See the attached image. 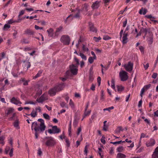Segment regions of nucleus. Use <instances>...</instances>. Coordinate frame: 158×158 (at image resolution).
<instances>
[{"label":"nucleus","instance_id":"10","mask_svg":"<svg viewBox=\"0 0 158 158\" xmlns=\"http://www.w3.org/2000/svg\"><path fill=\"white\" fill-rule=\"evenodd\" d=\"M88 6L86 3H85L84 4L82 5L81 8V9L79 10L80 11L86 12L88 11Z\"/></svg>","mask_w":158,"mask_h":158},{"label":"nucleus","instance_id":"64","mask_svg":"<svg viewBox=\"0 0 158 158\" xmlns=\"http://www.w3.org/2000/svg\"><path fill=\"white\" fill-rule=\"evenodd\" d=\"M152 158H158V154H153L152 155Z\"/></svg>","mask_w":158,"mask_h":158},{"label":"nucleus","instance_id":"7","mask_svg":"<svg viewBox=\"0 0 158 158\" xmlns=\"http://www.w3.org/2000/svg\"><path fill=\"white\" fill-rule=\"evenodd\" d=\"M65 85L64 83H61L56 84L54 87L57 92H60L64 88Z\"/></svg>","mask_w":158,"mask_h":158},{"label":"nucleus","instance_id":"60","mask_svg":"<svg viewBox=\"0 0 158 158\" xmlns=\"http://www.w3.org/2000/svg\"><path fill=\"white\" fill-rule=\"evenodd\" d=\"M95 85L94 84H92L90 87V89L92 90L93 91H94L95 89Z\"/></svg>","mask_w":158,"mask_h":158},{"label":"nucleus","instance_id":"21","mask_svg":"<svg viewBox=\"0 0 158 158\" xmlns=\"http://www.w3.org/2000/svg\"><path fill=\"white\" fill-rule=\"evenodd\" d=\"M147 10L146 9H144L143 10V8L142 7L141 9L139 11V14L140 15L143 14V15H145L146 14L147 12Z\"/></svg>","mask_w":158,"mask_h":158},{"label":"nucleus","instance_id":"22","mask_svg":"<svg viewBox=\"0 0 158 158\" xmlns=\"http://www.w3.org/2000/svg\"><path fill=\"white\" fill-rule=\"evenodd\" d=\"M14 109L12 108H9L7 110V112L6 113L7 116L9 115L10 114L12 113L14 111Z\"/></svg>","mask_w":158,"mask_h":158},{"label":"nucleus","instance_id":"54","mask_svg":"<svg viewBox=\"0 0 158 158\" xmlns=\"http://www.w3.org/2000/svg\"><path fill=\"white\" fill-rule=\"evenodd\" d=\"M139 48L141 52L143 53L144 48L142 46H139Z\"/></svg>","mask_w":158,"mask_h":158},{"label":"nucleus","instance_id":"50","mask_svg":"<svg viewBox=\"0 0 158 158\" xmlns=\"http://www.w3.org/2000/svg\"><path fill=\"white\" fill-rule=\"evenodd\" d=\"M91 112V110H89L88 111H85L84 112V116H86L89 115Z\"/></svg>","mask_w":158,"mask_h":158},{"label":"nucleus","instance_id":"63","mask_svg":"<svg viewBox=\"0 0 158 158\" xmlns=\"http://www.w3.org/2000/svg\"><path fill=\"white\" fill-rule=\"evenodd\" d=\"M145 16L148 19H150L152 18L154 19V17H152V15H145Z\"/></svg>","mask_w":158,"mask_h":158},{"label":"nucleus","instance_id":"30","mask_svg":"<svg viewBox=\"0 0 158 158\" xmlns=\"http://www.w3.org/2000/svg\"><path fill=\"white\" fill-rule=\"evenodd\" d=\"M42 73V71L41 70H40L38 71V73L35 76V77L33 78L34 79H35L37 77H39L40 76L41 74Z\"/></svg>","mask_w":158,"mask_h":158},{"label":"nucleus","instance_id":"38","mask_svg":"<svg viewBox=\"0 0 158 158\" xmlns=\"http://www.w3.org/2000/svg\"><path fill=\"white\" fill-rule=\"evenodd\" d=\"M60 105L62 107H64L68 108V107L66 106V103L64 102H61L60 103Z\"/></svg>","mask_w":158,"mask_h":158},{"label":"nucleus","instance_id":"47","mask_svg":"<svg viewBox=\"0 0 158 158\" xmlns=\"http://www.w3.org/2000/svg\"><path fill=\"white\" fill-rule=\"evenodd\" d=\"M114 108V107L113 106H111L108 108H106L103 109L104 110H108L110 111L111 110L113 109Z\"/></svg>","mask_w":158,"mask_h":158},{"label":"nucleus","instance_id":"35","mask_svg":"<svg viewBox=\"0 0 158 158\" xmlns=\"http://www.w3.org/2000/svg\"><path fill=\"white\" fill-rule=\"evenodd\" d=\"M43 116L44 118L48 120L50 119V116L48 114H47L46 113H44L43 114Z\"/></svg>","mask_w":158,"mask_h":158},{"label":"nucleus","instance_id":"13","mask_svg":"<svg viewBox=\"0 0 158 158\" xmlns=\"http://www.w3.org/2000/svg\"><path fill=\"white\" fill-rule=\"evenodd\" d=\"M56 92H57L56 90L54 88V87L48 91V93L51 96L55 95Z\"/></svg>","mask_w":158,"mask_h":158},{"label":"nucleus","instance_id":"8","mask_svg":"<svg viewBox=\"0 0 158 158\" xmlns=\"http://www.w3.org/2000/svg\"><path fill=\"white\" fill-rule=\"evenodd\" d=\"M77 66H75L73 64H72L69 66L70 71L74 75H76L77 73L78 69L77 68Z\"/></svg>","mask_w":158,"mask_h":158},{"label":"nucleus","instance_id":"17","mask_svg":"<svg viewBox=\"0 0 158 158\" xmlns=\"http://www.w3.org/2000/svg\"><path fill=\"white\" fill-rule=\"evenodd\" d=\"M34 33L35 32L30 29H27L24 31L25 34H28L29 35H33Z\"/></svg>","mask_w":158,"mask_h":158},{"label":"nucleus","instance_id":"39","mask_svg":"<svg viewBox=\"0 0 158 158\" xmlns=\"http://www.w3.org/2000/svg\"><path fill=\"white\" fill-rule=\"evenodd\" d=\"M79 55L83 59H84L85 60H86V56L83 53L81 52L80 53Z\"/></svg>","mask_w":158,"mask_h":158},{"label":"nucleus","instance_id":"40","mask_svg":"<svg viewBox=\"0 0 158 158\" xmlns=\"http://www.w3.org/2000/svg\"><path fill=\"white\" fill-rule=\"evenodd\" d=\"M4 137L3 136L0 137V143L2 144V145H4V144L3 141L4 139Z\"/></svg>","mask_w":158,"mask_h":158},{"label":"nucleus","instance_id":"3","mask_svg":"<svg viewBox=\"0 0 158 158\" xmlns=\"http://www.w3.org/2000/svg\"><path fill=\"white\" fill-rule=\"evenodd\" d=\"M60 41L64 44L68 45L70 43V39L67 35H63L60 39Z\"/></svg>","mask_w":158,"mask_h":158},{"label":"nucleus","instance_id":"33","mask_svg":"<svg viewBox=\"0 0 158 158\" xmlns=\"http://www.w3.org/2000/svg\"><path fill=\"white\" fill-rule=\"evenodd\" d=\"M24 62L25 63V66L27 67V69L31 66V64L30 63L29 61H27L26 62L24 61Z\"/></svg>","mask_w":158,"mask_h":158},{"label":"nucleus","instance_id":"25","mask_svg":"<svg viewBox=\"0 0 158 158\" xmlns=\"http://www.w3.org/2000/svg\"><path fill=\"white\" fill-rule=\"evenodd\" d=\"M30 115L33 118H35L37 115V111H35L34 109L30 114Z\"/></svg>","mask_w":158,"mask_h":158},{"label":"nucleus","instance_id":"6","mask_svg":"<svg viewBox=\"0 0 158 158\" xmlns=\"http://www.w3.org/2000/svg\"><path fill=\"white\" fill-rule=\"evenodd\" d=\"M133 63L131 61H129L127 64H125L123 66L126 71L128 72H131L133 69Z\"/></svg>","mask_w":158,"mask_h":158},{"label":"nucleus","instance_id":"20","mask_svg":"<svg viewBox=\"0 0 158 158\" xmlns=\"http://www.w3.org/2000/svg\"><path fill=\"white\" fill-rule=\"evenodd\" d=\"M45 100V99L43 95H42L39 98H37L36 99V101L39 103H42Z\"/></svg>","mask_w":158,"mask_h":158},{"label":"nucleus","instance_id":"34","mask_svg":"<svg viewBox=\"0 0 158 158\" xmlns=\"http://www.w3.org/2000/svg\"><path fill=\"white\" fill-rule=\"evenodd\" d=\"M19 22L17 20L14 21L13 19H10L8 21L7 23L8 24H11L14 23H18Z\"/></svg>","mask_w":158,"mask_h":158},{"label":"nucleus","instance_id":"43","mask_svg":"<svg viewBox=\"0 0 158 158\" xmlns=\"http://www.w3.org/2000/svg\"><path fill=\"white\" fill-rule=\"evenodd\" d=\"M105 137L104 135H103L101 139V142L104 144L106 143V142L105 139Z\"/></svg>","mask_w":158,"mask_h":158},{"label":"nucleus","instance_id":"29","mask_svg":"<svg viewBox=\"0 0 158 158\" xmlns=\"http://www.w3.org/2000/svg\"><path fill=\"white\" fill-rule=\"evenodd\" d=\"M29 41L26 39H23L21 40V43L22 44H28L29 43Z\"/></svg>","mask_w":158,"mask_h":158},{"label":"nucleus","instance_id":"49","mask_svg":"<svg viewBox=\"0 0 158 158\" xmlns=\"http://www.w3.org/2000/svg\"><path fill=\"white\" fill-rule=\"evenodd\" d=\"M13 148H12L10 150L9 153V155L10 157H11L13 156Z\"/></svg>","mask_w":158,"mask_h":158},{"label":"nucleus","instance_id":"59","mask_svg":"<svg viewBox=\"0 0 158 158\" xmlns=\"http://www.w3.org/2000/svg\"><path fill=\"white\" fill-rule=\"evenodd\" d=\"M81 127H80L78 129L77 131V135H79V134H80V132L81 131Z\"/></svg>","mask_w":158,"mask_h":158},{"label":"nucleus","instance_id":"11","mask_svg":"<svg viewBox=\"0 0 158 158\" xmlns=\"http://www.w3.org/2000/svg\"><path fill=\"white\" fill-rule=\"evenodd\" d=\"M155 141L154 139L151 138L149 142L146 143V145L148 147L153 146L155 144Z\"/></svg>","mask_w":158,"mask_h":158},{"label":"nucleus","instance_id":"28","mask_svg":"<svg viewBox=\"0 0 158 158\" xmlns=\"http://www.w3.org/2000/svg\"><path fill=\"white\" fill-rule=\"evenodd\" d=\"M78 123V120L76 118H75L73 123V126L75 128L76 127L77 125V124Z\"/></svg>","mask_w":158,"mask_h":158},{"label":"nucleus","instance_id":"36","mask_svg":"<svg viewBox=\"0 0 158 158\" xmlns=\"http://www.w3.org/2000/svg\"><path fill=\"white\" fill-rule=\"evenodd\" d=\"M63 29V27L62 26H60L59 27L57 28L56 29V30L55 32V35H56L57 33L58 32L61 31Z\"/></svg>","mask_w":158,"mask_h":158},{"label":"nucleus","instance_id":"4","mask_svg":"<svg viewBox=\"0 0 158 158\" xmlns=\"http://www.w3.org/2000/svg\"><path fill=\"white\" fill-rule=\"evenodd\" d=\"M61 131L60 129L58 128L56 126L52 127V129H49L48 132L50 134H56L60 133Z\"/></svg>","mask_w":158,"mask_h":158},{"label":"nucleus","instance_id":"62","mask_svg":"<svg viewBox=\"0 0 158 158\" xmlns=\"http://www.w3.org/2000/svg\"><path fill=\"white\" fill-rule=\"evenodd\" d=\"M14 125L15 127H19V123L18 121H15L14 122Z\"/></svg>","mask_w":158,"mask_h":158},{"label":"nucleus","instance_id":"46","mask_svg":"<svg viewBox=\"0 0 158 158\" xmlns=\"http://www.w3.org/2000/svg\"><path fill=\"white\" fill-rule=\"evenodd\" d=\"M82 50L85 52H87L89 51L88 48H87L85 47V45L84 44L82 45Z\"/></svg>","mask_w":158,"mask_h":158},{"label":"nucleus","instance_id":"52","mask_svg":"<svg viewBox=\"0 0 158 158\" xmlns=\"http://www.w3.org/2000/svg\"><path fill=\"white\" fill-rule=\"evenodd\" d=\"M10 149V148L9 147H7L5 149V153L6 154H7L8 153V152Z\"/></svg>","mask_w":158,"mask_h":158},{"label":"nucleus","instance_id":"27","mask_svg":"<svg viewBox=\"0 0 158 158\" xmlns=\"http://www.w3.org/2000/svg\"><path fill=\"white\" fill-rule=\"evenodd\" d=\"M117 90L118 92H121L123 91L124 90V87L122 86L117 85Z\"/></svg>","mask_w":158,"mask_h":158},{"label":"nucleus","instance_id":"61","mask_svg":"<svg viewBox=\"0 0 158 158\" xmlns=\"http://www.w3.org/2000/svg\"><path fill=\"white\" fill-rule=\"evenodd\" d=\"M153 154H158V147H157L155 149Z\"/></svg>","mask_w":158,"mask_h":158},{"label":"nucleus","instance_id":"56","mask_svg":"<svg viewBox=\"0 0 158 158\" xmlns=\"http://www.w3.org/2000/svg\"><path fill=\"white\" fill-rule=\"evenodd\" d=\"M101 95L100 98L101 99H104V91L102 90H101Z\"/></svg>","mask_w":158,"mask_h":158},{"label":"nucleus","instance_id":"12","mask_svg":"<svg viewBox=\"0 0 158 158\" xmlns=\"http://www.w3.org/2000/svg\"><path fill=\"white\" fill-rule=\"evenodd\" d=\"M11 102L16 105H18L19 104H21L22 102H20L19 100L17 99L15 97H13L11 99Z\"/></svg>","mask_w":158,"mask_h":158},{"label":"nucleus","instance_id":"37","mask_svg":"<svg viewBox=\"0 0 158 158\" xmlns=\"http://www.w3.org/2000/svg\"><path fill=\"white\" fill-rule=\"evenodd\" d=\"M81 11L79 10H78V12L75 14V15H74V17L76 18H79L80 17V12Z\"/></svg>","mask_w":158,"mask_h":158},{"label":"nucleus","instance_id":"48","mask_svg":"<svg viewBox=\"0 0 158 158\" xmlns=\"http://www.w3.org/2000/svg\"><path fill=\"white\" fill-rule=\"evenodd\" d=\"M93 38L95 41L97 42H98L99 40L101 39V38L100 37H94Z\"/></svg>","mask_w":158,"mask_h":158},{"label":"nucleus","instance_id":"18","mask_svg":"<svg viewBox=\"0 0 158 158\" xmlns=\"http://www.w3.org/2000/svg\"><path fill=\"white\" fill-rule=\"evenodd\" d=\"M22 82H23V85H28V81L26 80L24 78H21L19 81V83L21 84Z\"/></svg>","mask_w":158,"mask_h":158},{"label":"nucleus","instance_id":"53","mask_svg":"<svg viewBox=\"0 0 158 158\" xmlns=\"http://www.w3.org/2000/svg\"><path fill=\"white\" fill-rule=\"evenodd\" d=\"M157 76V74L156 73H154L152 76V77L153 79H156V78Z\"/></svg>","mask_w":158,"mask_h":158},{"label":"nucleus","instance_id":"16","mask_svg":"<svg viewBox=\"0 0 158 158\" xmlns=\"http://www.w3.org/2000/svg\"><path fill=\"white\" fill-rule=\"evenodd\" d=\"M89 27L90 29V31L93 32L97 31V30L96 28L94 27V25L91 22H89Z\"/></svg>","mask_w":158,"mask_h":158},{"label":"nucleus","instance_id":"55","mask_svg":"<svg viewBox=\"0 0 158 158\" xmlns=\"http://www.w3.org/2000/svg\"><path fill=\"white\" fill-rule=\"evenodd\" d=\"M151 86V84H149L147 85L144 86V88L145 89H149Z\"/></svg>","mask_w":158,"mask_h":158},{"label":"nucleus","instance_id":"41","mask_svg":"<svg viewBox=\"0 0 158 158\" xmlns=\"http://www.w3.org/2000/svg\"><path fill=\"white\" fill-rule=\"evenodd\" d=\"M123 148L122 146L119 147L117 148V151L118 152H122L123 151Z\"/></svg>","mask_w":158,"mask_h":158},{"label":"nucleus","instance_id":"19","mask_svg":"<svg viewBox=\"0 0 158 158\" xmlns=\"http://www.w3.org/2000/svg\"><path fill=\"white\" fill-rule=\"evenodd\" d=\"M47 31L48 34V36L49 37L53 36V29L52 28H50L48 30H47Z\"/></svg>","mask_w":158,"mask_h":158},{"label":"nucleus","instance_id":"45","mask_svg":"<svg viewBox=\"0 0 158 158\" xmlns=\"http://www.w3.org/2000/svg\"><path fill=\"white\" fill-rule=\"evenodd\" d=\"M111 37L107 35H105L103 36V39L104 40H107L111 39Z\"/></svg>","mask_w":158,"mask_h":158},{"label":"nucleus","instance_id":"57","mask_svg":"<svg viewBox=\"0 0 158 158\" xmlns=\"http://www.w3.org/2000/svg\"><path fill=\"white\" fill-rule=\"evenodd\" d=\"M101 78L100 77H98L97 78V81L98 83V86H100L101 84Z\"/></svg>","mask_w":158,"mask_h":158},{"label":"nucleus","instance_id":"51","mask_svg":"<svg viewBox=\"0 0 158 158\" xmlns=\"http://www.w3.org/2000/svg\"><path fill=\"white\" fill-rule=\"evenodd\" d=\"M74 59L75 61L76 62V64L75 66H77V67L78 66V65H79V60L76 57H75L74 58Z\"/></svg>","mask_w":158,"mask_h":158},{"label":"nucleus","instance_id":"58","mask_svg":"<svg viewBox=\"0 0 158 158\" xmlns=\"http://www.w3.org/2000/svg\"><path fill=\"white\" fill-rule=\"evenodd\" d=\"M33 104V105H35V103L33 102L32 101H29V102L28 101H27V102H25V104Z\"/></svg>","mask_w":158,"mask_h":158},{"label":"nucleus","instance_id":"14","mask_svg":"<svg viewBox=\"0 0 158 158\" xmlns=\"http://www.w3.org/2000/svg\"><path fill=\"white\" fill-rule=\"evenodd\" d=\"M128 36V33H125V31H124L123 37L122 42L123 44H126L127 43V36Z\"/></svg>","mask_w":158,"mask_h":158},{"label":"nucleus","instance_id":"44","mask_svg":"<svg viewBox=\"0 0 158 158\" xmlns=\"http://www.w3.org/2000/svg\"><path fill=\"white\" fill-rule=\"evenodd\" d=\"M93 69V66H92L90 68V69L89 70V75H93L94 73Z\"/></svg>","mask_w":158,"mask_h":158},{"label":"nucleus","instance_id":"23","mask_svg":"<svg viewBox=\"0 0 158 158\" xmlns=\"http://www.w3.org/2000/svg\"><path fill=\"white\" fill-rule=\"evenodd\" d=\"M63 135L64 136V139H65L67 147H69L70 144L69 139L65 136L64 134H63Z\"/></svg>","mask_w":158,"mask_h":158},{"label":"nucleus","instance_id":"26","mask_svg":"<svg viewBox=\"0 0 158 158\" xmlns=\"http://www.w3.org/2000/svg\"><path fill=\"white\" fill-rule=\"evenodd\" d=\"M150 31L149 30H148L147 28H144L142 27L141 29V31L143 33H145V34H147V33H148V31Z\"/></svg>","mask_w":158,"mask_h":158},{"label":"nucleus","instance_id":"42","mask_svg":"<svg viewBox=\"0 0 158 158\" xmlns=\"http://www.w3.org/2000/svg\"><path fill=\"white\" fill-rule=\"evenodd\" d=\"M94 58L92 57H89L88 59L89 62L90 64L94 62Z\"/></svg>","mask_w":158,"mask_h":158},{"label":"nucleus","instance_id":"15","mask_svg":"<svg viewBox=\"0 0 158 158\" xmlns=\"http://www.w3.org/2000/svg\"><path fill=\"white\" fill-rule=\"evenodd\" d=\"M99 2L98 1H96L94 3L92 6V8L93 9H97L99 6Z\"/></svg>","mask_w":158,"mask_h":158},{"label":"nucleus","instance_id":"5","mask_svg":"<svg viewBox=\"0 0 158 158\" xmlns=\"http://www.w3.org/2000/svg\"><path fill=\"white\" fill-rule=\"evenodd\" d=\"M119 76L121 78V80L122 81H126L128 78L127 73L124 71L119 73Z\"/></svg>","mask_w":158,"mask_h":158},{"label":"nucleus","instance_id":"24","mask_svg":"<svg viewBox=\"0 0 158 158\" xmlns=\"http://www.w3.org/2000/svg\"><path fill=\"white\" fill-rule=\"evenodd\" d=\"M126 156L123 153H119L117 154L116 158H126Z\"/></svg>","mask_w":158,"mask_h":158},{"label":"nucleus","instance_id":"2","mask_svg":"<svg viewBox=\"0 0 158 158\" xmlns=\"http://www.w3.org/2000/svg\"><path fill=\"white\" fill-rule=\"evenodd\" d=\"M45 139H48L45 143V144L48 146H53L56 143L55 141L52 137L47 136L44 138Z\"/></svg>","mask_w":158,"mask_h":158},{"label":"nucleus","instance_id":"32","mask_svg":"<svg viewBox=\"0 0 158 158\" xmlns=\"http://www.w3.org/2000/svg\"><path fill=\"white\" fill-rule=\"evenodd\" d=\"M10 25H8L7 24H6L4 26L3 30L5 31L7 30L8 29L10 28Z\"/></svg>","mask_w":158,"mask_h":158},{"label":"nucleus","instance_id":"31","mask_svg":"<svg viewBox=\"0 0 158 158\" xmlns=\"http://www.w3.org/2000/svg\"><path fill=\"white\" fill-rule=\"evenodd\" d=\"M121 143H125V141H122V140H120L119 141H116V142H110V143L113 144H119Z\"/></svg>","mask_w":158,"mask_h":158},{"label":"nucleus","instance_id":"9","mask_svg":"<svg viewBox=\"0 0 158 158\" xmlns=\"http://www.w3.org/2000/svg\"><path fill=\"white\" fill-rule=\"evenodd\" d=\"M149 36L147 39L148 41V42L149 44H151L153 41V35L152 32L151 31H148Z\"/></svg>","mask_w":158,"mask_h":158},{"label":"nucleus","instance_id":"1","mask_svg":"<svg viewBox=\"0 0 158 158\" xmlns=\"http://www.w3.org/2000/svg\"><path fill=\"white\" fill-rule=\"evenodd\" d=\"M38 121L40 122V124H38L37 122H35L32 123L31 126V130L34 129L35 130V136L36 139L38 138V134L43 132L46 128V126L43 119L39 118L38 119Z\"/></svg>","mask_w":158,"mask_h":158}]
</instances>
